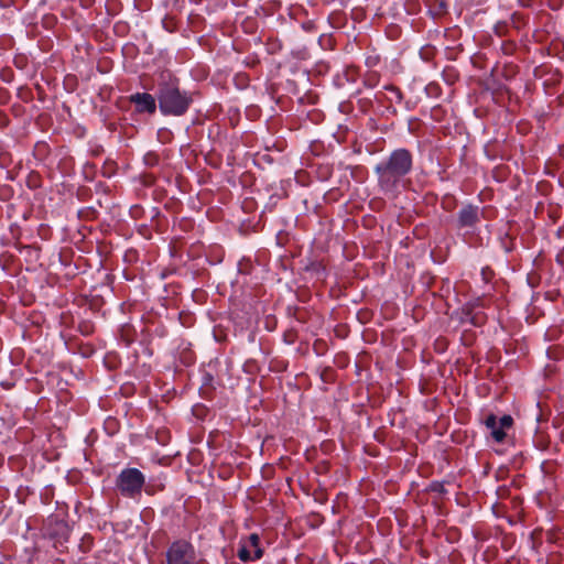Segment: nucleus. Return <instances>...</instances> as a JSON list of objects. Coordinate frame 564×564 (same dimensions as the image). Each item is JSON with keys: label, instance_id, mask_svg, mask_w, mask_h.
Wrapping results in <instances>:
<instances>
[{"label": "nucleus", "instance_id": "423d86ee", "mask_svg": "<svg viewBox=\"0 0 564 564\" xmlns=\"http://www.w3.org/2000/svg\"><path fill=\"white\" fill-rule=\"evenodd\" d=\"M485 426L490 431V435L497 443H502L507 436L506 430L513 424L511 415H503L499 420L492 413L488 414L484 421Z\"/></svg>", "mask_w": 564, "mask_h": 564}, {"label": "nucleus", "instance_id": "f03ea898", "mask_svg": "<svg viewBox=\"0 0 564 564\" xmlns=\"http://www.w3.org/2000/svg\"><path fill=\"white\" fill-rule=\"evenodd\" d=\"M158 100L161 112L170 116H183L193 101L189 94L173 84L160 85Z\"/></svg>", "mask_w": 564, "mask_h": 564}, {"label": "nucleus", "instance_id": "1a4fd4ad", "mask_svg": "<svg viewBox=\"0 0 564 564\" xmlns=\"http://www.w3.org/2000/svg\"><path fill=\"white\" fill-rule=\"evenodd\" d=\"M384 89L391 93V96H393V98H390L391 102L395 101L397 104H400L402 101L403 95L399 87L393 85H386Z\"/></svg>", "mask_w": 564, "mask_h": 564}, {"label": "nucleus", "instance_id": "f257e3e1", "mask_svg": "<svg viewBox=\"0 0 564 564\" xmlns=\"http://www.w3.org/2000/svg\"><path fill=\"white\" fill-rule=\"evenodd\" d=\"M413 158L409 150L397 149L375 166L378 185L384 193H394L403 178L412 171Z\"/></svg>", "mask_w": 564, "mask_h": 564}, {"label": "nucleus", "instance_id": "39448f33", "mask_svg": "<svg viewBox=\"0 0 564 564\" xmlns=\"http://www.w3.org/2000/svg\"><path fill=\"white\" fill-rule=\"evenodd\" d=\"M481 210L478 206L465 205L458 213L456 218V228L462 230L465 229L466 234H473L477 229L480 223Z\"/></svg>", "mask_w": 564, "mask_h": 564}, {"label": "nucleus", "instance_id": "0eeeda50", "mask_svg": "<svg viewBox=\"0 0 564 564\" xmlns=\"http://www.w3.org/2000/svg\"><path fill=\"white\" fill-rule=\"evenodd\" d=\"M263 552L260 547V539L258 534L252 533L248 540L238 550V557L242 562L259 560Z\"/></svg>", "mask_w": 564, "mask_h": 564}, {"label": "nucleus", "instance_id": "20e7f679", "mask_svg": "<svg viewBox=\"0 0 564 564\" xmlns=\"http://www.w3.org/2000/svg\"><path fill=\"white\" fill-rule=\"evenodd\" d=\"M195 551L193 545L185 540L173 542L166 552L167 564H193Z\"/></svg>", "mask_w": 564, "mask_h": 564}, {"label": "nucleus", "instance_id": "6e6552de", "mask_svg": "<svg viewBox=\"0 0 564 564\" xmlns=\"http://www.w3.org/2000/svg\"><path fill=\"white\" fill-rule=\"evenodd\" d=\"M131 104L135 106V110L140 113H154L156 110L155 98L148 93H137L129 97Z\"/></svg>", "mask_w": 564, "mask_h": 564}, {"label": "nucleus", "instance_id": "7ed1b4c3", "mask_svg": "<svg viewBox=\"0 0 564 564\" xmlns=\"http://www.w3.org/2000/svg\"><path fill=\"white\" fill-rule=\"evenodd\" d=\"M144 482L145 477L138 468H126L118 475L116 486L123 497L135 498L141 495Z\"/></svg>", "mask_w": 564, "mask_h": 564}]
</instances>
